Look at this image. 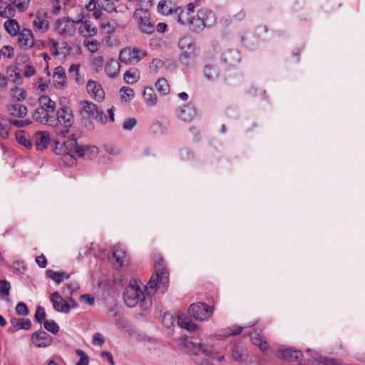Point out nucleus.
Segmentation results:
<instances>
[{
    "label": "nucleus",
    "mask_w": 365,
    "mask_h": 365,
    "mask_svg": "<svg viewBox=\"0 0 365 365\" xmlns=\"http://www.w3.org/2000/svg\"><path fill=\"white\" fill-rule=\"evenodd\" d=\"M178 325L188 331H193L197 329V325L194 324L190 319L183 315H180L177 319Z\"/></svg>",
    "instance_id": "34"
},
{
    "label": "nucleus",
    "mask_w": 365,
    "mask_h": 365,
    "mask_svg": "<svg viewBox=\"0 0 365 365\" xmlns=\"http://www.w3.org/2000/svg\"><path fill=\"white\" fill-rule=\"evenodd\" d=\"M34 142L36 149L43 152L46 149V133L43 131H38L35 133Z\"/></svg>",
    "instance_id": "36"
},
{
    "label": "nucleus",
    "mask_w": 365,
    "mask_h": 365,
    "mask_svg": "<svg viewBox=\"0 0 365 365\" xmlns=\"http://www.w3.org/2000/svg\"><path fill=\"white\" fill-rule=\"evenodd\" d=\"M98 108L96 104L88 102L83 101L81 103V113L83 115H86L88 118H93L98 116Z\"/></svg>",
    "instance_id": "24"
},
{
    "label": "nucleus",
    "mask_w": 365,
    "mask_h": 365,
    "mask_svg": "<svg viewBox=\"0 0 365 365\" xmlns=\"http://www.w3.org/2000/svg\"><path fill=\"white\" fill-rule=\"evenodd\" d=\"M120 68V63L116 60L110 59L105 66V72L108 76L114 78L118 74Z\"/></svg>",
    "instance_id": "29"
},
{
    "label": "nucleus",
    "mask_w": 365,
    "mask_h": 365,
    "mask_svg": "<svg viewBox=\"0 0 365 365\" xmlns=\"http://www.w3.org/2000/svg\"><path fill=\"white\" fill-rule=\"evenodd\" d=\"M31 341L34 345L37 347L46 346V332L38 331L33 334Z\"/></svg>",
    "instance_id": "40"
},
{
    "label": "nucleus",
    "mask_w": 365,
    "mask_h": 365,
    "mask_svg": "<svg viewBox=\"0 0 365 365\" xmlns=\"http://www.w3.org/2000/svg\"><path fill=\"white\" fill-rule=\"evenodd\" d=\"M150 0H138V6L133 15V20L139 29L144 34L150 35L155 32V21L151 17L150 8Z\"/></svg>",
    "instance_id": "2"
},
{
    "label": "nucleus",
    "mask_w": 365,
    "mask_h": 365,
    "mask_svg": "<svg viewBox=\"0 0 365 365\" xmlns=\"http://www.w3.org/2000/svg\"><path fill=\"white\" fill-rule=\"evenodd\" d=\"M136 123L137 121L135 118H128L123 122V128L126 130H130L135 126Z\"/></svg>",
    "instance_id": "60"
},
{
    "label": "nucleus",
    "mask_w": 365,
    "mask_h": 365,
    "mask_svg": "<svg viewBox=\"0 0 365 365\" xmlns=\"http://www.w3.org/2000/svg\"><path fill=\"white\" fill-rule=\"evenodd\" d=\"M8 110L11 115L23 118L27 114V108L20 103H14L8 106Z\"/></svg>",
    "instance_id": "27"
},
{
    "label": "nucleus",
    "mask_w": 365,
    "mask_h": 365,
    "mask_svg": "<svg viewBox=\"0 0 365 365\" xmlns=\"http://www.w3.org/2000/svg\"><path fill=\"white\" fill-rule=\"evenodd\" d=\"M81 145H78L75 134H71L66 140H57L53 148V151L56 155H64L78 157Z\"/></svg>",
    "instance_id": "6"
},
{
    "label": "nucleus",
    "mask_w": 365,
    "mask_h": 365,
    "mask_svg": "<svg viewBox=\"0 0 365 365\" xmlns=\"http://www.w3.org/2000/svg\"><path fill=\"white\" fill-rule=\"evenodd\" d=\"M113 257L115 259L118 266L122 267L126 262V253L119 246H115L112 250Z\"/></svg>",
    "instance_id": "32"
},
{
    "label": "nucleus",
    "mask_w": 365,
    "mask_h": 365,
    "mask_svg": "<svg viewBox=\"0 0 365 365\" xmlns=\"http://www.w3.org/2000/svg\"><path fill=\"white\" fill-rule=\"evenodd\" d=\"M51 11L54 15H58L61 11H68L74 4L73 0H53L51 1Z\"/></svg>",
    "instance_id": "16"
},
{
    "label": "nucleus",
    "mask_w": 365,
    "mask_h": 365,
    "mask_svg": "<svg viewBox=\"0 0 365 365\" xmlns=\"http://www.w3.org/2000/svg\"><path fill=\"white\" fill-rule=\"evenodd\" d=\"M250 338L252 343L257 346L261 351H264L268 349V344H267L261 330L259 331H255L252 332L250 334Z\"/></svg>",
    "instance_id": "25"
},
{
    "label": "nucleus",
    "mask_w": 365,
    "mask_h": 365,
    "mask_svg": "<svg viewBox=\"0 0 365 365\" xmlns=\"http://www.w3.org/2000/svg\"><path fill=\"white\" fill-rule=\"evenodd\" d=\"M68 74L71 77H73L75 78V80L78 83H79V79H78L79 66L78 65H76V64L71 65L69 68V71H68Z\"/></svg>",
    "instance_id": "54"
},
{
    "label": "nucleus",
    "mask_w": 365,
    "mask_h": 365,
    "mask_svg": "<svg viewBox=\"0 0 365 365\" xmlns=\"http://www.w3.org/2000/svg\"><path fill=\"white\" fill-rule=\"evenodd\" d=\"M11 324L14 331H18L21 329H29L31 327V321L29 319H12Z\"/></svg>",
    "instance_id": "33"
},
{
    "label": "nucleus",
    "mask_w": 365,
    "mask_h": 365,
    "mask_svg": "<svg viewBox=\"0 0 365 365\" xmlns=\"http://www.w3.org/2000/svg\"><path fill=\"white\" fill-rule=\"evenodd\" d=\"M117 27V23L113 19H105L101 23V28L108 34H113Z\"/></svg>",
    "instance_id": "44"
},
{
    "label": "nucleus",
    "mask_w": 365,
    "mask_h": 365,
    "mask_svg": "<svg viewBox=\"0 0 365 365\" xmlns=\"http://www.w3.org/2000/svg\"><path fill=\"white\" fill-rule=\"evenodd\" d=\"M97 7L102 9L108 12H111L115 9L113 0H90L86 6L88 10H93Z\"/></svg>",
    "instance_id": "19"
},
{
    "label": "nucleus",
    "mask_w": 365,
    "mask_h": 365,
    "mask_svg": "<svg viewBox=\"0 0 365 365\" xmlns=\"http://www.w3.org/2000/svg\"><path fill=\"white\" fill-rule=\"evenodd\" d=\"M18 41L21 47L30 48L34 45V38L31 30L23 29L20 31Z\"/></svg>",
    "instance_id": "20"
},
{
    "label": "nucleus",
    "mask_w": 365,
    "mask_h": 365,
    "mask_svg": "<svg viewBox=\"0 0 365 365\" xmlns=\"http://www.w3.org/2000/svg\"><path fill=\"white\" fill-rule=\"evenodd\" d=\"M195 114L196 110L194 104L189 102L182 107L179 108L178 116L185 122H190L195 117Z\"/></svg>",
    "instance_id": "17"
},
{
    "label": "nucleus",
    "mask_w": 365,
    "mask_h": 365,
    "mask_svg": "<svg viewBox=\"0 0 365 365\" xmlns=\"http://www.w3.org/2000/svg\"><path fill=\"white\" fill-rule=\"evenodd\" d=\"M146 56V52L138 48H125L120 50L119 60L125 64H136Z\"/></svg>",
    "instance_id": "8"
},
{
    "label": "nucleus",
    "mask_w": 365,
    "mask_h": 365,
    "mask_svg": "<svg viewBox=\"0 0 365 365\" xmlns=\"http://www.w3.org/2000/svg\"><path fill=\"white\" fill-rule=\"evenodd\" d=\"M215 21L216 15L212 10L201 9L197 11L195 16H192L187 27L192 32L200 33L205 28L211 27Z\"/></svg>",
    "instance_id": "4"
},
{
    "label": "nucleus",
    "mask_w": 365,
    "mask_h": 365,
    "mask_svg": "<svg viewBox=\"0 0 365 365\" xmlns=\"http://www.w3.org/2000/svg\"><path fill=\"white\" fill-rule=\"evenodd\" d=\"M50 301L56 311L65 314H67L70 312L71 307V305L68 302L64 300L57 292H53L51 295Z\"/></svg>",
    "instance_id": "14"
},
{
    "label": "nucleus",
    "mask_w": 365,
    "mask_h": 365,
    "mask_svg": "<svg viewBox=\"0 0 365 365\" xmlns=\"http://www.w3.org/2000/svg\"><path fill=\"white\" fill-rule=\"evenodd\" d=\"M11 4L16 7L19 11H24L27 9L30 0H10Z\"/></svg>",
    "instance_id": "50"
},
{
    "label": "nucleus",
    "mask_w": 365,
    "mask_h": 365,
    "mask_svg": "<svg viewBox=\"0 0 365 365\" xmlns=\"http://www.w3.org/2000/svg\"><path fill=\"white\" fill-rule=\"evenodd\" d=\"M6 73L7 78L9 79L12 83L21 85L23 83V78L21 74L17 71V67L16 66H9L6 67Z\"/></svg>",
    "instance_id": "28"
},
{
    "label": "nucleus",
    "mask_w": 365,
    "mask_h": 365,
    "mask_svg": "<svg viewBox=\"0 0 365 365\" xmlns=\"http://www.w3.org/2000/svg\"><path fill=\"white\" fill-rule=\"evenodd\" d=\"M214 307H210L205 303L199 302L190 306L189 313L195 319L204 321L208 319L213 314Z\"/></svg>",
    "instance_id": "10"
},
{
    "label": "nucleus",
    "mask_w": 365,
    "mask_h": 365,
    "mask_svg": "<svg viewBox=\"0 0 365 365\" xmlns=\"http://www.w3.org/2000/svg\"><path fill=\"white\" fill-rule=\"evenodd\" d=\"M66 73L61 66L55 68L53 75V85L57 88H62L66 85Z\"/></svg>",
    "instance_id": "23"
},
{
    "label": "nucleus",
    "mask_w": 365,
    "mask_h": 365,
    "mask_svg": "<svg viewBox=\"0 0 365 365\" xmlns=\"http://www.w3.org/2000/svg\"><path fill=\"white\" fill-rule=\"evenodd\" d=\"M46 316L44 309L38 306L35 314V320L39 323H42Z\"/></svg>",
    "instance_id": "59"
},
{
    "label": "nucleus",
    "mask_w": 365,
    "mask_h": 365,
    "mask_svg": "<svg viewBox=\"0 0 365 365\" xmlns=\"http://www.w3.org/2000/svg\"><path fill=\"white\" fill-rule=\"evenodd\" d=\"M178 344L181 346L182 351L189 354L193 361L198 364H202L205 359L202 361H197V357L199 355H202L205 358H213L221 361L223 356H216L217 353L211 345H205L200 343H194L190 341L187 336H182L178 339Z\"/></svg>",
    "instance_id": "1"
},
{
    "label": "nucleus",
    "mask_w": 365,
    "mask_h": 365,
    "mask_svg": "<svg viewBox=\"0 0 365 365\" xmlns=\"http://www.w3.org/2000/svg\"><path fill=\"white\" fill-rule=\"evenodd\" d=\"M139 78L140 72L135 68L129 69L124 74V81L128 84H133L137 82Z\"/></svg>",
    "instance_id": "41"
},
{
    "label": "nucleus",
    "mask_w": 365,
    "mask_h": 365,
    "mask_svg": "<svg viewBox=\"0 0 365 365\" xmlns=\"http://www.w3.org/2000/svg\"><path fill=\"white\" fill-rule=\"evenodd\" d=\"M73 123V116L67 108H61L56 113V118L52 119L47 114V125L52 127L54 133L61 138L65 137L69 133L70 128Z\"/></svg>",
    "instance_id": "3"
},
{
    "label": "nucleus",
    "mask_w": 365,
    "mask_h": 365,
    "mask_svg": "<svg viewBox=\"0 0 365 365\" xmlns=\"http://www.w3.org/2000/svg\"><path fill=\"white\" fill-rule=\"evenodd\" d=\"M47 277L53 279L56 283L60 284L64 279H68L70 274L64 272H56L52 269H47Z\"/></svg>",
    "instance_id": "38"
},
{
    "label": "nucleus",
    "mask_w": 365,
    "mask_h": 365,
    "mask_svg": "<svg viewBox=\"0 0 365 365\" xmlns=\"http://www.w3.org/2000/svg\"><path fill=\"white\" fill-rule=\"evenodd\" d=\"M76 352L80 356L76 365H88L89 359L87 354L81 349H76Z\"/></svg>",
    "instance_id": "52"
},
{
    "label": "nucleus",
    "mask_w": 365,
    "mask_h": 365,
    "mask_svg": "<svg viewBox=\"0 0 365 365\" xmlns=\"http://www.w3.org/2000/svg\"><path fill=\"white\" fill-rule=\"evenodd\" d=\"M46 21V11L44 10L38 11L36 16L33 21V26L36 31H41L43 24Z\"/></svg>",
    "instance_id": "42"
},
{
    "label": "nucleus",
    "mask_w": 365,
    "mask_h": 365,
    "mask_svg": "<svg viewBox=\"0 0 365 365\" xmlns=\"http://www.w3.org/2000/svg\"><path fill=\"white\" fill-rule=\"evenodd\" d=\"M16 10L11 4H0V16L10 19L15 16Z\"/></svg>",
    "instance_id": "39"
},
{
    "label": "nucleus",
    "mask_w": 365,
    "mask_h": 365,
    "mask_svg": "<svg viewBox=\"0 0 365 365\" xmlns=\"http://www.w3.org/2000/svg\"><path fill=\"white\" fill-rule=\"evenodd\" d=\"M204 74L208 80H215L219 77L220 71L216 65L207 64L205 66Z\"/></svg>",
    "instance_id": "37"
},
{
    "label": "nucleus",
    "mask_w": 365,
    "mask_h": 365,
    "mask_svg": "<svg viewBox=\"0 0 365 365\" xmlns=\"http://www.w3.org/2000/svg\"><path fill=\"white\" fill-rule=\"evenodd\" d=\"M155 87L158 91L163 96L169 93L170 86L167 80L164 78H160L157 81Z\"/></svg>",
    "instance_id": "45"
},
{
    "label": "nucleus",
    "mask_w": 365,
    "mask_h": 365,
    "mask_svg": "<svg viewBox=\"0 0 365 365\" xmlns=\"http://www.w3.org/2000/svg\"><path fill=\"white\" fill-rule=\"evenodd\" d=\"M120 98L123 101L127 103L134 97V91L130 87H123L120 90Z\"/></svg>",
    "instance_id": "46"
},
{
    "label": "nucleus",
    "mask_w": 365,
    "mask_h": 365,
    "mask_svg": "<svg viewBox=\"0 0 365 365\" xmlns=\"http://www.w3.org/2000/svg\"><path fill=\"white\" fill-rule=\"evenodd\" d=\"M16 139L18 143L23 145L26 148H31V143L28 140L26 133L23 130H19L16 133Z\"/></svg>",
    "instance_id": "49"
},
{
    "label": "nucleus",
    "mask_w": 365,
    "mask_h": 365,
    "mask_svg": "<svg viewBox=\"0 0 365 365\" xmlns=\"http://www.w3.org/2000/svg\"><path fill=\"white\" fill-rule=\"evenodd\" d=\"M45 96L41 95L39 97V103L41 104V107L37 108L32 113V118L36 121L42 123L43 120L46 119V108L44 106H46V103H44Z\"/></svg>",
    "instance_id": "26"
},
{
    "label": "nucleus",
    "mask_w": 365,
    "mask_h": 365,
    "mask_svg": "<svg viewBox=\"0 0 365 365\" xmlns=\"http://www.w3.org/2000/svg\"><path fill=\"white\" fill-rule=\"evenodd\" d=\"M12 97L16 101H23L26 98V91L19 87H14L11 90Z\"/></svg>",
    "instance_id": "48"
},
{
    "label": "nucleus",
    "mask_w": 365,
    "mask_h": 365,
    "mask_svg": "<svg viewBox=\"0 0 365 365\" xmlns=\"http://www.w3.org/2000/svg\"><path fill=\"white\" fill-rule=\"evenodd\" d=\"M220 61L227 70L235 68L241 61L240 53L235 49H227L221 54Z\"/></svg>",
    "instance_id": "12"
},
{
    "label": "nucleus",
    "mask_w": 365,
    "mask_h": 365,
    "mask_svg": "<svg viewBox=\"0 0 365 365\" xmlns=\"http://www.w3.org/2000/svg\"><path fill=\"white\" fill-rule=\"evenodd\" d=\"M0 55L6 58H12L14 56V48L10 46H4L0 50Z\"/></svg>",
    "instance_id": "57"
},
{
    "label": "nucleus",
    "mask_w": 365,
    "mask_h": 365,
    "mask_svg": "<svg viewBox=\"0 0 365 365\" xmlns=\"http://www.w3.org/2000/svg\"><path fill=\"white\" fill-rule=\"evenodd\" d=\"M201 5L200 0H195L194 2H190L187 5V9L182 7H178L175 9L174 17L177 19V21L182 25L187 26L191 20L192 13L195 11V9Z\"/></svg>",
    "instance_id": "9"
},
{
    "label": "nucleus",
    "mask_w": 365,
    "mask_h": 365,
    "mask_svg": "<svg viewBox=\"0 0 365 365\" xmlns=\"http://www.w3.org/2000/svg\"><path fill=\"white\" fill-rule=\"evenodd\" d=\"M83 45L89 52L93 53L97 52L101 48V42L93 38H85Z\"/></svg>",
    "instance_id": "35"
},
{
    "label": "nucleus",
    "mask_w": 365,
    "mask_h": 365,
    "mask_svg": "<svg viewBox=\"0 0 365 365\" xmlns=\"http://www.w3.org/2000/svg\"><path fill=\"white\" fill-rule=\"evenodd\" d=\"M103 58L101 56H96L92 60V67L93 70L98 73L100 71H101L103 66Z\"/></svg>",
    "instance_id": "51"
},
{
    "label": "nucleus",
    "mask_w": 365,
    "mask_h": 365,
    "mask_svg": "<svg viewBox=\"0 0 365 365\" xmlns=\"http://www.w3.org/2000/svg\"><path fill=\"white\" fill-rule=\"evenodd\" d=\"M49 44L50 45H48L47 44V47L49 46V50H50V52L53 55V56H57L59 54V51L58 50V43L56 42H55L52 39H49Z\"/></svg>",
    "instance_id": "63"
},
{
    "label": "nucleus",
    "mask_w": 365,
    "mask_h": 365,
    "mask_svg": "<svg viewBox=\"0 0 365 365\" xmlns=\"http://www.w3.org/2000/svg\"><path fill=\"white\" fill-rule=\"evenodd\" d=\"M105 340L100 333H95L93 336L92 343L94 345H102Z\"/></svg>",
    "instance_id": "64"
},
{
    "label": "nucleus",
    "mask_w": 365,
    "mask_h": 365,
    "mask_svg": "<svg viewBox=\"0 0 365 365\" xmlns=\"http://www.w3.org/2000/svg\"><path fill=\"white\" fill-rule=\"evenodd\" d=\"M16 312L19 315L26 316L29 314L26 304L24 302H19L16 307Z\"/></svg>",
    "instance_id": "53"
},
{
    "label": "nucleus",
    "mask_w": 365,
    "mask_h": 365,
    "mask_svg": "<svg viewBox=\"0 0 365 365\" xmlns=\"http://www.w3.org/2000/svg\"><path fill=\"white\" fill-rule=\"evenodd\" d=\"M232 357L235 361L244 363L247 360L248 354L244 346L235 344L232 349Z\"/></svg>",
    "instance_id": "21"
},
{
    "label": "nucleus",
    "mask_w": 365,
    "mask_h": 365,
    "mask_svg": "<svg viewBox=\"0 0 365 365\" xmlns=\"http://www.w3.org/2000/svg\"><path fill=\"white\" fill-rule=\"evenodd\" d=\"M143 96L145 102L150 106L157 104L158 97L154 90L151 87H145L143 93Z\"/></svg>",
    "instance_id": "31"
},
{
    "label": "nucleus",
    "mask_w": 365,
    "mask_h": 365,
    "mask_svg": "<svg viewBox=\"0 0 365 365\" xmlns=\"http://www.w3.org/2000/svg\"><path fill=\"white\" fill-rule=\"evenodd\" d=\"M88 93L92 98L98 101H101L104 99L105 93L101 86L94 81H88L86 85Z\"/></svg>",
    "instance_id": "18"
},
{
    "label": "nucleus",
    "mask_w": 365,
    "mask_h": 365,
    "mask_svg": "<svg viewBox=\"0 0 365 365\" xmlns=\"http://www.w3.org/2000/svg\"><path fill=\"white\" fill-rule=\"evenodd\" d=\"M5 30L11 36H15L19 31L18 22L14 19L7 20L4 23Z\"/></svg>",
    "instance_id": "43"
},
{
    "label": "nucleus",
    "mask_w": 365,
    "mask_h": 365,
    "mask_svg": "<svg viewBox=\"0 0 365 365\" xmlns=\"http://www.w3.org/2000/svg\"><path fill=\"white\" fill-rule=\"evenodd\" d=\"M154 267L155 269V274L151 276L147 284V288L154 289L158 284L165 286L168 283V272L164 267V259L161 257L159 258Z\"/></svg>",
    "instance_id": "7"
},
{
    "label": "nucleus",
    "mask_w": 365,
    "mask_h": 365,
    "mask_svg": "<svg viewBox=\"0 0 365 365\" xmlns=\"http://www.w3.org/2000/svg\"><path fill=\"white\" fill-rule=\"evenodd\" d=\"M173 322L174 319L171 314L165 313L163 314V324H164L165 327L168 328L170 325H172L173 324Z\"/></svg>",
    "instance_id": "61"
},
{
    "label": "nucleus",
    "mask_w": 365,
    "mask_h": 365,
    "mask_svg": "<svg viewBox=\"0 0 365 365\" xmlns=\"http://www.w3.org/2000/svg\"><path fill=\"white\" fill-rule=\"evenodd\" d=\"M178 46L181 50L186 51L190 48H193V41L189 36H184L179 40Z\"/></svg>",
    "instance_id": "47"
},
{
    "label": "nucleus",
    "mask_w": 365,
    "mask_h": 365,
    "mask_svg": "<svg viewBox=\"0 0 365 365\" xmlns=\"http://www.w3.org/2000/svg\"><path fill=\"white\" fill-rule=\"evenodd\" d=\"M123 300L129 307H134L139 302H140L142 307H143V304H146L144 294L136 279L130 280L129 285L125 288Z\"/></svg>",
    "instance_id": "5"
},
{
    "label": "nucleus",
    "mask_w": 365,
    "mask_h": 365,
    "mask_svg": "<svg viewBox=\"0 0 365 365\" xmlns=\"http://www.w3.org/2000/svg\"><path fill=\"white\" fill-rule=\"evenodd\" d=\"M76 19L63 17L56 21L55 28L60 34L72 35L76 31Z\"/></svg>",
    "instance_id": "13"
},
{
    "label": "nucleus",
    "mask_w": 365,
    "mask_h": 365,
    "mask_svg": "<svg viewBox=\"0 0 365 365\" xmlns=\"http://www.w3.org/2000/svg\"><path fill=\"white\" fill-rule=\"evenodd\" d=\"M98 154V148L95 145H81L78 157L91 159Z\"/></svg>",
    "instance_id": "30"
},
{
    "label": "nucleus",
    "mask_w": 365,
    "mask_h": 365,
    "mask_svg": "<svg viewBox=\"0 0 365 365\" xmlns=\"http://www.w3.org/2000/svg\"><path fill=\"white\" fill-rule=\"evenodd\" d=\"M81 12L78 14L76 19V22L78 24H81L78 28L79 34L85 38H93L98 34V29L89 20H83L84 14L82 8H79Z\"/></svg>",
    "instance_id": "11"
},
{
    "label": "nucleus",
    "mask_w": 365,
    "mask_h": 365,
    "mask_svg": "<svg viewBox=\"0 0 365 365\" xmlns=\"http://www.w3.org/2000/svg\"><path fill=\"white\" fill-rule=\"evenodd\" d=\"M177 6L171 0H161L158 5V11L163 15H174Z\"/></svg>",
    "instance_id": "22"
},
{
    "label": "nucleus",
    "mask_w": 365,
    "mask_h": 365,
    "mask_svg": "<svg viewBox=\"0 0 365 365\" xmlns=\"http://www.w3.org/2000/svg\"><path fill=\"white\" fill-rule=\"evenodd\" d=\"M194 155L192 151L187 148L182 149L180 150V158L182 160L188 161L193 158Z\"/></svg>",
    "instance_id": "56"
},
{
    "label": "nucleus",
    "mask_w": 365,
    "mask_h": 365,
    "mask_svg": "<svg viewBox=\"0 0 365 365\" xmlns=\"http://www.w3.org/2000/svg\"><path fill=\"white\" fill-rule=\"evenodd\" d=\"M47 331L56 334L59 331V326L53 320H47Z\"/></svg>",
    "instance_id": "55"
},
{
    "label": "nucleus",
    "mask_w": 365,
    "mask_h": 365,
    "mask_svg": "<svg viewBox=\"0 0 365 365\" xmlns=\"http://www.w3.org/2000/svg\"><path fill=\"white\" fill-rule=\"evenodd\" d=\"M163 65V61L160 59L155 58L150 64V68L154 71L157 72L158 69L162 67Z\"/></svg>",
    "instance_id": "62"
},
{
    "label": "nucleus",
    "mask_w": 365,
    "mask_h": 365,
    "mask_svg": "<svg viewBox=\"0 0 365 365\" xmlns=\"http://www.w3.org/2000/svg\"><path fill=\"white\" fill-rule=\"evenodd\" d=\"M279 357L289 361H300L303 357L302 351L292 348L279 349Z\"/></svg>",
    "instance_id": "15"
},
{
    "label": "nucleus",
    "mask_w": 365,
    "mask_h": 365,
    "mask_svg": "<svg viewBox=\"0 0 365 365\" xmlns=\"http://www.w3.org/2000/svg\"><path fill=\"white\" fill-rule=\"evenodd\" d=\"M10 284L6 280H0V292L6 296H9L10 291Z\"/></svg>",
    "instance_id": "58"
}]
</instances>
